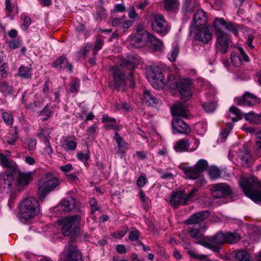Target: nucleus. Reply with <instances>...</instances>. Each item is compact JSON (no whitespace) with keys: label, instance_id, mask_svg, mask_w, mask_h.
<instances>
[{"label":"nucleus","instance_id":"nucleus-1","mask_svg":"<svg viewBox=\"0 0 261 261\" xmlns=\"http://www.w3.org/2000/svg\"><path fill=\"white\" fill-rule=\"evenodd\" d=\"M0 165L7 168L0 182V190L3 193L22 191L33 180L34 172L21 171L15 162L8 159L2 153H0Z\"/></svg>","mask_w":261,"mask_h":261},{"label":"nucleus","instance_id":"nucleus-2","mask_svg":"<svg viewBox=\"0 0 261 261\" xmlns=\"http://www.w3.org/2000/svg\"><path fill=\"white\" fill-rule=\"evenodd\" d=\"M213 24L217 40V52L220 51L221 54H224L228 50L230 37L221 30L220 27H224L228 32L237 35L239 30L241 29V26L238 24L227 22L223 18H216L215 19Z\"/></svg>","mask_w":261,"mask_h":261},{"label":"nucleus","instance_id":"nucleus-3","mask_svg":"<svg viewBox=\"0 0 261 261\" xmlns=\"http://www.w3.org/2000/svg\"><path fill=\"white\" fill-rule=\"evenodd\" d=\"M240 185L245 194L252 201L261 204V182L254 176L242 177Z\"/></svg>","mask_w":261,"mask_h":261},{"label":"nucleus","instance_id":"nucleus-4","mask_svg":"<svg viewBox=\"0 0 261 261\" xmlns=\"http://www.w3.org/2000/svg\"><path fill=\"white\" fill-rule=\"evenodd\" d=\"M122 66L129 70V76H126V74L118 67H112L113 77L115 88L120 90V88H123L127 84V81L129 82L130 86L134 87L133 71L136 67L135 64L132 62L127 61L123 63Z\"/></svg>","mask_w":261,"mask_h":261},{"label":"nucleus","instance_id":"nucleus-5","mask_svg":"<svg viewBox=\"0 0 261 261\" xmlns=\"http://www.w3.org/2000/svg\"><path fill=\"white\" fill-rule=\"evenodd\" d=\"M192 80L190 79L179 80L175 75L170 74L168 76L167 84L172 90L178 89L181 99L186 101L192 96L191 85Z\"/></svg>","mask_w":261,"mask_h":261},{"label":"nucleus","instance_id":"nucleus-6","mask_svg":"<svg viewBox=\"0 0 261 261\" xmlns=\"http://www.w3.org/2000/svg\"><path fill=\"white\" fill-rule=\"evenodd\" d=\"M40 212L38 200L33 197H29L23 199L20 204L19 212L21 218L28 221L34 218Z\"/></svg>","mask_w":261,"mask_h":261},{"label":"nucleus","instance_id":"nucleus-7","mask_svg":"<svg viewBox=\"0 0 261 261\" xmlns=\"http://www.w3.org/2000/svg\"><path fill=\"white\" fill-rule=\"evenodd\" d=\"M151 27L154 32L163 36L166 35L170 30L169 24L161 14L151 15Z\"/></svg>","mask_w":261,"mask_h":261},{"label":"nucleus","instance_id":"nucleus-8","mask_svg":"<svg viewBox=\"0 0 261 261\" xmlns=\"http://www.w3.org/2000/svg\"><path fill=\"white\" fill-rule=\"evenodd\" d=\"M81 216L75 215L72 217H66L63 220L62 232L64 236H73L79 231L78 225L81 221Z\"/></svg>","mask_w":261,"mask_h":261},{"label":"nucleus","instance_id":"nucleus-9","mask_svg":"<svg viewBox=\"0 0 261 261\" xmlns=\"http://www.w3.org/2000/svg\"><path fill=\"white\" fill-rule=\"evenodd\" d=\"M224 233L221 231L216 233L215 235L206 236L203 246L212 250L214 252H219L221 249V245L224 242Z\"/></svg>","mask_w":261,"mask_h":261},{"label":"nucleus","instance_id":"nucleus-10","mask_svg":"<svg viewBox=\"0 0 261 261\" xmlns=\"http://www.w3.org/2000/svg\"><path fill=\"white\" fill-rule=\"evenodd\" d=\"M147 77L151 86L156 89L164 88V77L161 69L158 66L152 67L148 72Z\"/></svg>","mask_w":261,"mask_h":261},{"label":"nucleus","instance_id":"nucleus-11","mask_svg":"<svg viewBox=\"0 0 261 261\" xmlns=\"http://www.w3.org/2000/svg\"><path fill=\"white\" fill-rule=\"evenodd\" d=\"M191 33L194 34L195 38L196 40L202 42L203 44H207L213 37V32L212 27L204 25L201 27L197 28Z\"/></svg>","mask_w":261,"mask_h":261},{"label":"nucleus","instance_id":"nucleus-12","mask_svg":"<svg viewBox=\"0 0 261 261\" xmlns=\"http://www.w3.org/2000/svg\"><path fill=\"white\" fill-rule=\"evenodd\" d=\"M211 192L213 196L216 198L234 197L233 192L231 188L226 184L219 183L212 186Z\"/></svg>","mask_w":261,"mask_h":261},{"label":"nucleus","instance_id":"nucleus-13","mask_svg":"<svg viewBox=\"0 0 261 261\" xmlns=\"http://www.w3.org/2000/svg\"><path fill=\"white\" fill-rule=\"evenodd\" d=\"M61 184L60 179L50 173L46 174V180L39 188V194H45L57 189Z\"/></svg>","mask_w":261,"mask_h":261},{"label":"nucleus","instance_id":"nucleus-14","mask_svg":"<svg viewBox=\"0 0 261 261\" xmlns=\"http://www.w3.org/2000/svg\"><path fill=\"white\" fill-rule=\"evenodd\" d=\"M234 100L237 105L240 106L253 107L260 103L259 98L249 92H246L241 97H236Z\"/></svg>","mask_w":261,"mask_h":261},{"label":"nucleus","instance_id":"nucleus-15","mask_svg":"<svg viewBox=\"0 0 261 261\" xmlns=\"http://www.w3.org/2000/svg\"><path fill=\"white\" fill-rule=\"evenodd\" d=\"M185 177L187 179L196 180V182L199 186H201L206 183L205 180L202 174L194 167H184L182 168Z\"/></svg>","mask_w":261,"mask_h":261},{"label":"nucleus","instance_id":"nucleus-16","mask_svg":"<svg viewBox=\"0 0 261 261\" xmlns=\"http://www.w3.org/2000/svg\"><path fill=\"white\" fill-rule=\"evenodd\" d=\"M150 33L145 32L143 34H135L130 36L129 42L130 45L135 48H140L147 45Z\"/></svg>","mask_w":261,"mask_h":261},{"label":"nucleus","instance_id":"nucleus-17","mask_svg":"<svg viewBox=\"0 0 261 261\" xmlns=\"http://www.w3.org/2000/svg\"><path fill=\"white\" fill-rule=\"evenodd\" d=\"M62 259L65 261H82L81 253L77 250L76 246L69 244L64 251Z\"/></svg>","mask_w":261,"mask_h":261},{"label":"nucleus","instance_id":"nucleus-18","mask_svg":"<svg viewBox=\"0 0 261 261\" xmlns=\"http://www.w3.org/2000/svg\"><path fill=\"white\" fill-rule=\"evenodd\" d=\"M231 61L236 67L241 66L243 61L248 62L249 57L246 55L243 48L238 47L231 54Z\"/></svg>","mask_w":261,"mask_h":261},{"label":"nucleus","instance_id":"nucleus-19","mask_svg":"<svg viewBox=\"0 0 261 261\" xmlns=\"http://www.w3.org/2000/svg\"><path fill=\"white\" fill-rule=\"evenodd\" d=\"M173 132L175 134L189 135L191 133V128L185 121L179 118H174L172 121Z\"/></svg>","mask_w":261,"mask_h":261},{"label":"nucleus","instance_id":"nucleus-20","mask_svg":"<svg viewBox=\"0 0 261 261\" xmlns=\"http://www.w3.org/2000/svg\"><path fill=\"white\" fill-rule=\"evenodd\" d=\"M207 18L205 12L202 9H199L195 13L191 25V31L197 28L206 25Z\"/></svg>","mask_w":261,"mask_h":261},{"label":"nucleus","instance_id":"nucleus-21","mask_svg":"<svg viewBox=\"0 0 261 261\" xmlns=\"http://www.w3.org/2000/svg\"><path fill=\"white\" fill-rule=\"evenodd\" d=\"M169 202L174 208L186 205L187 202L185 198V191H173L170 196Z\"/></svg>","mask_w":261,"mask_h":261},{"label":"nucleus","instance_id":"nucleus-22","mask_svg":"<svg viewBox=\"0 0 261 261\" xmlns=\"http://www.w3.org/2000/svg\"><path fill=\"white\" fill-rule=\"evenodd\" d=\"M201 228L202 227L197 226L190 227L188 229V233L192 238L195 239L194 243L203 246L206 236L200 234V232Z\"/></svg>","mask_w":261,"mask_h":261},{"label":"nucleus","instance_id":"nucleus-23","mask_svg":"<svg viewBox=\"0 0 261 261\" xmlns=\"http://www.w3.org/2000/svg\"><path fill=\"white\" fill-rule=\"evenodd\" d=\"M210 216V212L208 211H203L196 213L191 215L186 221L187 224H197L203 221Z\"/></svg>","mask_w":261,"mask_h":261},{"label":"nucleus","instance_id":"nucleus-24","mask_svg":"<svg viewBox=\"0 0 261 261\" xmlns=\"http://www.w3.org/2000/svg\"><path fill=\"white\" fill-rule=\"evenodd\" d=\"M238 156L240 158V163L242 166L245 167L250 166L251 162V155L246 147L243 146L239 149L238 152Z\"/></svg>","mask_w":261,"mask_h":261},{"label":"nucleus","instance_id":"nucleus-25","mask_svg":"<svg viewBox=\"0 0 261 261\" xmlns=\"http://www.w3.org/2000/svg\"><path fill=\"white\" fill-rule=\"evenodd\" d=\"M143 94V100L148 106L157 107L161 104V100L156 98L150 91L145 89Z\"/></svg>","mask_w":261,"mask_h":261},{"label":"nucleus","instance_id":"nucleus-26","mask_svg":"<svg viewBox=\"0 0 261 261\" xmlns=\"http://www.w3.org/2000/svg\"><path fill=\"white\" fill-rule=\"evenodd\" d=\"M163 42L161 40L151 33L150 34L147 45L152 51H159L161 50L163 48Z\"/></svg>","mask_w":261,"mask_h":261},{"label":"nucleus","instance_id":"nucleus-27","mask_svg":"<svg viewBox=\"0 0 261 261\" xmlns=\"http://www.w3.org/2000/svg\"><path fill=\"white\" fill-rule=\"evenodd\" d=\"M172 115L183 118H187L188 109L185 104L178 102L175 103L172 109Z\"/></svg>","mask_w":261,"mask_h":261},{"label":"nucleus","instance_id":"nucleus-28","mask_svg":"<svg viewBox=\"0 0 261 261\" xmlns=\"http://www.w3.org/2000/svg\"><path fill=\"white\" fill-rule=\"evenodd\" d=\"M102 122L105 124V127L106 129H113L117 131L119 129L116 120L114 118L111 117L108 115H104L102 118Z\"/></svg>","mask_w":261,"mask_h":261},{"label":"nucleus","instance_id":"nucleus-29","mask_svg":"<svg viewBox=\"0 0 261 261\" xmlns=\"http://www.w3.org/2000/svg\"><path fill=\"white\" fill-rule=\"evenodd\" d=\"M54 67L60 69H68L69 71H72V65L70 64L66 58L63 56L60 57L54 63Z\"/></svg>","mask_w":261,"mask_h":261},{"label":"nucleus","instance_id":"nucleus-30","mask_svg":"<svg viewBox=\"0 0 261 261\" xmlns=\"http://www.w3.org/2000/svg\"><path fill=\"white\" fill-rule=\"evenodd\" d=\"M190 144V142L188 139H180L176 142L174 148L178 152L188 151Z\"/></svg>","mask_w":261,"mask_h":261},{"label":"nucleus","instance_id":"nucleus-31","mask_svg":"<svg viewBox=\"0 0 261 261\" xmlns=\"http://www.w3.org/2000/svg\"><path fill=\"white\" fill-rule=\"evenodd\" d=\"M245 120L255 124H261V113L256 114L253 112L244 113Z\"/></svg>","mask_w":261,"mask_h":261},{"label":"nucleus","instance_id":"nucleus-32","mask_svg":"<svg viewBox=\"0 0 261 261\" xmlns=\"http://www.w3.org/2000/svg\"><path fill=\"white\" fill-rule=\"evenodd\" d=\"M198 5V0H184L182 9L185 12H192Z\"/></svg>","mask_w":261,"mask_h":261},{"label":"nucleus","instance_id":"nucleus-33","mask_svg":"<svg viewBox=\"0 0 261 261\" xmlns=\"http://www.w3.org/2000/svg\"><path fill=\"white\" fill-rule=\"evenodd\" d=\"M225 243L232 244L238 242L240 239V234L236 232H227L224 233Z\"/></svg>","mask_w":261,"mask_h":261},{"label":"nucleus","instance_id":"nucleus-34","mask_svg":"<svg viewBox=\"0 0 261 261\" xmlns=\"http://www.w3.org/2000/svg\"><path fill=\"white\" fill-rule=\"evenodd\" d=\"M61 204L63 211L69 212L75 206V200L73 198L69 197L64 199Z\"/></svg>","mask_w":261,"mask_h":261},{"label":"nucleus","instance_id":"nucleus-35","mask_svg":"<svg viewBox=\"0 0 261 261\" xmlns=\"http://www.w3.org/2000/svg\"><path fill=\"white\" fill-rule=\"evenodd\" d=\"M164 6L168 11H175L179 8V3L177 0H164Z\"/></svg>","mask_w":261,"mask_h":261},{"label":"nucleus","instance_id":"nucleus-36","mask_svg":"<svg viewBox=\"0 0 261 261\" xmlns=\"http://www.w3.org/2000/svg\"><path fill=\"white\" fill-rule=\"evenodd\" d=\"M187 252L191 257L200 261H207L209 259L207 255L198 254L196 249L194 248H188Z\"/></svg>","mask_w":261,"mask_h":261},{"label":"nucleus","instance_id":"nucleus-37","mask_svg":"<svg viewBox=\"0 0 261 261\" xmlns=\"http://www.w3.org/2000/svg\"><path fill=\"white\" fill-rule=\"evenodd\" d=\"M235 258L239 261H251L249 253L244 250H238L234 252Z\"/></svg>","mask_w":261,"mask_h":261},{"label":"nucleus","instance_id":"nucleus-38","mask_svg":"<svg viewBox=\"0 0 261 261\" xmlns=\"http://www.w3.org/2000/svg\"><path fill=\"white\" fill-rule=\"evenodd\" d=\"M50 104H47L40 112V116L42 121L48 120L53 115Z\"/></svg>","mask_w":261,"mask_h":261},{"label":"nucleus","instance_id":"nucleus-39","mask_svg":"<svg viewBox=\"0 0 261 261\" xmlns=\"http://www.w3.org/2000/svg\"><path fill=\"white\" fill-rule=\"evenodd\" d=\"M13 87L6 82H0V92L5 96L12 94Z\"/></svg>","mask_w":261,"mask_h":261},{"label":"nucleus","instance_id":"nucleus-40","mask_svg":"<svg viewBox=\"0 0 261 261\" xmlns=\"http://www.w3.org/2000/svg\"><path fill=\"white\" fill-rule=\"evenodd\" d=\"M31 68L25 66H21L18 68L17 74L24 79H29L31 77Z\"/></svg>","mask_w":261,"mask_h":261},{"label":"nucleus","instance_id":"nucleus-41","mask_svg":"<svg viewBox=\"0 0 261 261\" xmlns=\"http://www.w3.org/2000/svg\"><path fill=\"white\" fill-rule=\"evenodd\" d=\"M229 111L234 116L232 117L230 116V119L233 122H237L242 118V114L241 111L236 107H231L229 109Z\"/></svg>","mask_w":261,"mask_h":261},{"label":"nucleus","instance_id":"nucleus-42","mask_svg":"<svg viewBox=\"0 0 261 261\" xmlns=\"http://www.w3.org/2000/svg\"><path fill=\"white\" fill-rule=\"evenodd\" d=\"M20 20L21 21L20 25L21 29L23 31L27 30L31 23V18L26 14H23L20 16Z\"/></svg>","mask_w":261,"mask_h":261},{"label":"nucleus","instance_id":"nucleus-43","mask_svg":"<svg viewBox=\"0 0 261 261\" xmlns=\"http://www.w3.org/2000/svg\"><path fill=\"white\" fill-rule=\"evenodd\" d=\"M208 174L212 179H215L220 177L221 171L219 169L215 166L211 167L207 171Z\"/></svg>","mask_w":261,"mask_h":261},{"label":"nucleus","instance_id":"nucleus-44","mask_svg":"<svg viewBox=\"0 0 261 261\" xmlns=\"http://www.w3.org/2000/svg\"><path fill=\"white\" fill-rule=\"evenodd\" d=\"M194 167H195L200 174H202V172L207 169L208 163L206 160L201 159L197 162Z\"/></svg>","mask_w":261,"mask_h":261},{"label":"nucleus","instance_id":"nucleus-45","mask_svg":"<svg viewBox=\"0 0 261 261\" xmlns=\"http://www.w3.org/2000/svg\"><path fill=\"white\" fill-rule=\"evenodd\" d=\"M157 172L160 175L161 177L164 179H173L175 177L173 173L169 172L167 170L158 169Z\"/></svg>","mask_w":261,"mask_h":261},{"label":"nucleus","instance_id":"nucleus-46","mask_svg":"<svg viewBox=\"0 0 261 261\" xmlns=\"http://www.w3.org/2000/svg\"><path fill=\"white\" fill-rule=\"evenodd\" d=\"M76 142L73 140H65L62 142V147L69 150H74L76 148Z\"/></svg>","mask_w":261,"mask_h":261},{"label":"nucleus","instance_id":"nucleus-47","mask_svg":"<svg viewBox=\"0 0 261 261\" xmlns=\"http://www.w3.org/2000/svg\"><path fill=\"white\" fill-rule=\"evenodd\" d=\"M114 139L116 141L119 149H123L126 148L127 143L124 141L122 138L120 136L117 132L115 134Z\"/></svg>","mask_w":261,"mask_h":261},{"label":"nucleus","instance_id":"nucleus-48","mask_svg":"<svg viewBox=\"0 0 261 261\" xmlns=\"http://www.w3.org/2000/svg\"><path fill=\"white\" fill-rule=\"evenodd\" d=\"M202 108L204 111L206 113L213 112L217 107L216 102H204L202 105Z\"/></svg>","mask_w":261,"mask_h":261},{"label":"nucleus","instance_id":"nucleus-49","mask_svg":"<svg viewBox=\"0 0 261 261\" xmlns=\"http://www.w3.org/2000/svg\"><path fill=\"white\" fill-rule=\"evenodd\" d=\"M178 53V47L177 45H174L171 49V51L168 55V59L171 62L174 61L177 57Z\"/></svg>","mask_w":261,"mask_h":261},{"label":"nucleus","instance_id":"nucleus-50","mask_svg":"<svg viewBox=\"0 0 261 261\" xmlns=\"http://www.w3.org/2000/svg\"><path fill=\"white\" fill-rule=\"evenodd\" d=\"M2 117L7 125H11L13 122V118L11 115L7 112H4L2 113Z\"/></svg>","mask_w":261,"mask_h":261},{"label":"nucleus","instance_id":"nucleus-51","mask_svg":"<svg viewBox=\"0 0 261 261\" xmlns=\"http://www.w3.org/2000/svg\"><path fill=\"white\" fill-rule=\"evenodd\" d=\"M103 44V40L99 37L97 38L93 48L94 56H95L97 54V52L102 48Z\"/></svg>","mask_w":261,"mask_h":261},{"label":"nucleus","instance_id":"nucleus-52","mask_svg":"<svg viewBox=\"0 0 261 261\" xmlns=\"http://www.w3.org/2000/svg\"><path fill=\"white\" fill-rule=\"evenodd\" d=\"M114 109L116 111L122 110L124 111H128L130 109L129 106L126 102L116 103L114 105Z\"/></svg>","mask_w":261,"mask_h":261},{"label":"nucleus","instance_id":"nucleus-53","mask_svg":"<svg viewBox=\"0 0 261 261\" xmlns=\"http://www.w3.org/2000/svg\"><path fill=\"white\" fill-rule=\"evenodd\" d=\"M79 81L78 79H75L72 81L70 84V92H75L77 91L79 87Z\"/></svg>","mask_w":261,"mask_h":261},{"label":"nucleus","instance_id":"nucleus-54","mask_svg":"<svg viewBox=\"0 0 261 261\" xmlns=\"http://www.w3.org/2000/svg\"><path fill=\"white\" fill-rule=\"evenodd\" d=\"M37 141L34 138H29L28 142L29 151H34L36 147Z\"/></svg>","mask_w":261,"mask_h":261},{"label":"nucleus","instance_id":"nucleus-55","mask_svg":"<svg viewBox=\"0 0 261 261\" xmlns=\"http://www.w3.org/2000/svg\"><path fill=\"white\" fill-rule=\"evenodd\" d=\"M89 204L91 209V214H93L95 211L99 210L97 206V201L93 198H90L89 200Z\"/></svg>","mask_w":261,"mask_h":261},{"label":"nucleus","instance_id":"nucleus-56","mask_svg":"<svg viewBox=\"0 0 261 261\" xmlns=\"http://www.w3.org/2000/svg\"><path fill=\"white\" fill-rule=\"evenodd\" d=\"M140 232L138 230L131 231L128 235L129 239L132 241L137 240L140 237Z\"/></svg>","mask_w":261,"mask_h":261},{"label":"nucleus","instance_id":"nucleus-57","mask_svg":"<svg viewBox=\"0 0 261 261\" xmlns=\"http://www.w3.org/2000/svg\"><path fill=\"white\" fill-rule=\"evenodd\" d=\"M37 136L40 139H42L44 142L45 141L49 140L50 138L49 135L43 129L40 130V131L37 134Z\"/></svg>","mask_w":261,"mask_h":261},{"label":"nucleus","instance_id":"nucleus-58","mask_svg":"<svg viewBox=\"0 0 261 261\" xmlns=\"http://www.w3.org/2000/svg\"><path fill=\"white\" fill-rule=\"evenodd\" d=\"M44 143L45 144L44 152L50 156L53 153V149L50 146L49 140L45 141Z\"/></svg>","mask_w":261,"mask_h":261},{"label":"nucleus","instance_id":"nucleus-59","mask_svg":"<svg viewBox=\"0 0 261 261\" xmlns=\"http://www.w3.org/2000/svg\"><path fill=\"white\" fill-rule=\"evenodd\" d=\"M147 181L145 176H140L137 180V185L140 188H142L145 186Z\"/></svg>","mask_w":261,"mask_h":261},{"label":"nucleus","instance_id":"nucleus-60","mask_svg":"<svg viewBox=\"0 0 261 261\" xmlns=\"http://www.w3.org/2000/svg\"><path fill=\"white\" fill-rule=\"evenodd\" d=\"M198 191L197 189H193L192 190L188 195L185 194V198L187 203L189 201L192 199L195 196V194Z\"/></svg>","mask_w":261,"mask_h":261},{"label":"nucleus","instance_id":"nucleus-61","mask_svg":"<svg viewBox=\"0 0 261 261\" xmlns=\"http://www.w3.org/2000/svg\"><path fill=\"white\" fill-rule=\"evenodd\" d=\"M77 159L82 161H87L90 158L89 153L84 154L82 152H79L77 154Z\"/></svg>","mask_w":261,"mask_h":261},{"label":"nucleus","instance_id":"nucleus-62","mask_svg":"<svg viewBox=\"0 0 261 261\" xmlns=\"http://www.w3.org/2000/svg\"><path fill=\"white\" fill-rule=\"evenodd\" d=\"M139 196L140 199L144 204H146L148 202L149 198L145 195V193L141 189L140 190Z\"/></svg>","mask_w":261,"mask_h":261},{"label":"nucleus","instance_id":"nucleus-63","mask_svg":"<svg viewBox=\"0 0 261 261\" xmlns=\"http://www.w3.org/2000/svg\"><path fill=\"white\" fill-rule=\"evenodd\" d=\"M20 44V41L18 40H13L9 42V47L13 49L17 48Z\"/></svg>","mask_w":261,"mask_h":261},{"label":"nucleus","instance_id":"nucleus-64","mask_svg":"<svg viewBox=\"0 0 261 261\" xmlns=\"http://www.w3.org/2000/svg\"><path fill=\"white\" fill-rule=\"evenodd\" d=\"M116 250L119 254H125L126 250L125 246L122 244H119L116 246Z\"/></svg>","mask_w":261,"mask_h":261}]
</instances>
